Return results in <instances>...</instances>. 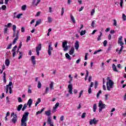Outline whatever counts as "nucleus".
<instances>
[{
  "label": "nucleus",
  "mask_w": 126,
  "mask_h": 126,
  "mask_svg": "<svg viewBox=\"0 0 126 126\" xmlns=\"http://www.w3.org/2000/svg\"><path fill=\"white\" fill-rule=\"evenodd\" d=\"M59 106H60V103H56L54 107L53 108V112L54 113L57 111V108H59Z\"/></svg>",
  "instance_id": "ddd939ff"
},
{
  "label": "nucleus",
  "mask_w": 126,
  "mask_h": 126,
  "mask_svg": "<svg viewBox=\"0 0 126 126\" xmlns=\"http://www.w3.org/2000/svg\"><path fill=\"white\" fill-rule=\"evenodd\" d=\"M47 19L49 23H51L53 21V19L51 17H48Z\"/></svg>",
  "instance_id": "c03bdc74"
},
{
  "label": "nucleus",
  "mask_w": 126,
  "mask_h": 126,
  "mask_svg": "<svg viewBox=\"0 0 126 126\" xmlns=\"http://www.w3.org/2000/svg\"><path fill=\"white\" fill-rule=\"evenodd\" d=\"M47 125H49L50 126H54L53 122H52V119L50 117H49L47 120Z\"/></svg>",
  "instance_id": "2eb2a0df"
},
{
  "label": "nucleus",
  "mask_w": 126,
  "mask_h": 126,
  "mask_svg": "<svg viewBox=\"0 0 126 126\" xmlns=\"http://www.w3.org/2000/svg\"><path fill=\"white\" fill-rule=\"evenodd\" d=\"M42 49V44H39L36 47L35 51L36 52L37 56H39L40 55V51H41Z\"/></svg>",
  "instance_id": "1a4fd4ad"
},
{
  "label": "nucleus",
  "mask_w": 126,
  "mask_h": 126,
  "mask_svg": "<svg viewBox=\"0 0 126 126\" xmlns=\"http://www.w3.org/2000/svg\"><path fill=\"white\" fill-rule=\"evenodd\" d=\"M63 13H64V9H63V7L62 8V11H61V16H63Z\"/></svg>",
  "instance_id": "13d9d810"
},
{
  "label": "nucleus",
  "mask_w": 126,
  "mask_h": 126,
  "mask_svg": "<svg viewBox=\"0 0 126 126\" xmlns=\"http://www.w3.org/2000/svg\"><path fill=\"white\" fill-rule=\"evenodd\" d=\"M124 3V0H120V6L123 7V4Z\"/></svg>",
  "instance_id": "680f3d73"
},
{
  "label": "nucleus",
  "mask_w": 126,
  "mask_h": 126,
  "mask_svg": "<svg viewBox=\"0 0 126 126\" xmlns=\"http://www.w3.org/2000/svg\"><path fill=\"white\" fill-rule=\"evenodd\" d=\"M50 88L51 90H54V82H50Z\"/></svg>",
  "instance_id": "2f4dec72"
},
{
  "label": "nucleus",
  "mask_w": 126,
  "mask_h": 126,
  "mask_svg": "<svg viewBox=\"0 0 126 126\" xmlns=\"http://www.w3.org/2000/svg\"><path fill=\"white\" fill-rule=\"evenodd\" d=\"M94 13H95V9H93L91 12V15H94Z\"/></svg>",
  "instance_id": "864d4df0"
},
{
  "label": "nucleus",
  "mask_w": 126,
  "mask_h": 126,
  "mask_svg": "<svg viewBox=\"0 0 126 126\" xmlns=\"http://www.w3.org/2000/svg\"><path fill=\"white\" fill-rule=\"evenodd\" d=\"M112 69L113 71H115V72H119V71L117 69V67L115 64H112Z\"/></svg>",
  "instance_id": "412c9836"
},
{
  "label": "nucleus",
  "mask_w": 126,
  "mask_h": 126,
  "mask_svg": "<svg viewBox=\"0 0 126 126\" xmlns=\"http://www.w3.org/2000/svg\"><path fill=\"white\" fill-rule=\"evenodd\" d=\"M65 56L67 60H68V61H71V57H70V56H69V54H68V53H66Z\"/></svg>",
  "instance_id": "b1692460"
},
{
  "label": "nucleus",
  "mask_w": 126,
  "mask_h": 126,
  "mask_svg": "<svg viewBox=\"0 0 126 126\" xmlns=\"http://www.w3.org/2000/svg\"><path fill=\"white\" fill-rule=\"evenodd\" d=\"M122 19L124 20V21H126V14H123V15H122Z\"/></svg>",
  "instance_id": "de8ad7c7"
},
{
  "label": "nucleus",
  "mask_w": 126,
  "mask_h": 126,
  "mask_svg": "<svg viewBox=\"0 0 126 126\" xmlns=\"http://www.w3.org/2000/svg\"><path fill=\"white\" fill-rule=\"evenodd\" d=\"M102 49H99V50H96L94 52V55H97L98 53H100L102 52Z\"/></svg>",
  "instance_id": "c9c22d12"
},
{
  "label": "nucleus",
  "mask_w": 126,
  "mask_h": 126,
  "mask_svg": "<svg viewBox=\"0 0 126 126\" xmlns=\"http://www.w3.org/2000/svg\"><path fill=\"white\" fill-rule=\"evenodd\" d=\"M88 56V53H86L85 56V61H87V56Z\"/></svg>",
  "instance_id": "338daca9"
},
{
  "label": "nucleus",
  "mask_w": 126,
  "mask_h": 126,
  "mask_svg": "<svg viewBox=\"0 0 126 126\" xmlns=\"http://www.w3.org/2000/svg\"><path fill=\"white\" fill-rule=\"evenodd\" d=\"M19 60H20V59H22V57L23 56V53L22 52H19Z\"/></svg>",
  "instance_id": "ea45409f"
},
{
  "label": "nucleus",
  "mask_w": 126,
  "mask_h": 126,
  "mask_svg": "<svg viewBox=\"0 0 126 126\" xmlns=\"http://www.w3.org/2000/svg\"><path fill=\"white\" fill-rule=\"evenodd\" d=\"M31 61L33 66H35V65H36V60H35V56H33L31 57Z\"/></svg>",
  "instance_id": "f3484780"
},
{
  "label": "nucleus",
  "mask_w": 126,
  "mask_h": 126,
  "mask_svg": "<svg viewBox=\"0 0 126 126\" xmlns=\"http://www.w3.org/2000/svg\"><path fill=\"white\" fill-rule=\"evenodd\" d=\"M45 114L47 117H50L51 116V110L45 111Z\"/></svg>",
  "instance_id": "7c9ffc66"
},
{
  "label": "nucleus",
  "mask_w": 126,
  "mask_h": 126,
  "mask_svg": "<svg viewBox=\"0 0 126 126\" xmlns=\"http://www.w3.org/2000/svg\"><path fill=\"white\" fill-rule=\"evenodd\" d=\"M88 93L89 94H91V93H92V89H91V88H89Z\"/></svg>",
  "instance_id": "bf43d9fd"
},
{
  "label": "nucleus",
  "mask_w": 126,
  "mask_h": 126,
  "mask_svg": "<svg viewBox=\"0 0 126 126\" xmlns=\"http://www.w3.org/2000/svg\"><path fill=\"white\" fill-rule=\"evenodd\" d=\"M53 47H52V42H51L48 46V54L49 56H52V52H53Z\"/></svg>",
  "instance_id": "9d476101"
},
{
  "label": "nucleus",
  "mask_w": 126,
  "mask_h": 126,
  "mask_svg": "<svg viewBox=\"0 0 126 126\" xmlns=\"http://www.w3.org/2000/svg\"><path fill=\"white\" fill-rule=\"evenodd\" d=\"M21 31L22 33H24V32H25V29L24 28V27H22L21 28Z\"/></svg>",
  "instance_id": "052dcab7"
},
{
  "label": "nucleus",
  "mask_w": 126,
  "mask_h": 126,
  "mask_svg": "<svg viewBox=\"0 0 126 126\" xmlns=\"http://www.w3.org/2000/svg\"><path fill=\"white\" fill-rule=\"evenodd\" d=\"M44 109L43 108V109H42L40 111H37V112H36V115H39V114H42V113H43V112H44Z\"/></svg>",
  "instance_id": "58836bf2"
},
{
  "label": "nucleus",
  "mask_w": 126,
  "mask_h": 126,
  "mask_svg": "<svg viewBox=\"0 0 126 126\" xmlns=\"http://www.w3.org/2000/svg\"><path fill=\"white\" fill-rule=\"evenodd\" d=\"M70 18L73 23L75 24V19H74V17L72 14L70 15Z\"/></svg>",
  "instance_id": "c756f323"
},
{
  "label": "nucleus",
  "mask_w": 126,
  "mask_h": 126,
  "mask_svg": "<svg viewBox=\"0 0 126 126\" xmlns=\"http://www.w3.org/2000/svg\"><path fill=\"white\" fill-rule=\"evenodd\" d=\"M96 110H97V104H94L93 105V112L95 113L96 112Z\"/></svg>",
  "instance_id": "72a5a7b5"
},
{
  "label": "nucleus",
  "mask_w": 126,
  "mask_h": 126,
  "mask_svg": "<svg viewBox=\"0 0 126 126\" xmlns=\"http://www.w3.org/2000/svg\"><path fill=\"white\" fill-rule=\"evenodd\" d=\"M6 100L7 104H9L10 101L9 100V97H8V96H7L6 97Z\"/></svg>",
  "instance_id": "3c124183"
},
{
  "label": "nucleus",
  "mask_w": 126,
  "mask_h": 126,
  "mask_svg": "<svg viewBox=\"0 0 126 126\" xmlns=\"http://www.w3.org/2000/svg\"><path fill=\"white\" fill-rule=\"evenodd\" d=\"M72 81V79H70V80L68 81L69 84L68 86V89L69 94H72V84H71Z\"/></svg>",
  "instance_id": "0eeeda50"
},
{
  "label": "nucleus",
  "mask_w": 126,
  "mask_h": 126,
  "mask_svg": "<svg viewBox=\"0 0 126 126\" xmlns=\"http://www.w3.org/2000/svg\"><path fill=\"white\" fill-rule=\"evenodd\" d=\"M27 8V6L26 5H24L22 6V10H26V8Z\"/></svg>",
  "instance_id": "49530a36"
},
{
  "label": "nucleus",
  "mask_w": 126,
  "mask_h": 126,
  "mask_svg": "<svg viewBox=\"0 0 126 126\" xmlns=\"http://www.w3.org/2000/svg\"><path fill=\"white\" fill-rule=\"evenodd\" d=\"M37 88L38 89H40V88H42V84L41 83L40 81H38L37 83Z\"/></svg>",
  "instance_id": "f704fd0d"
},
{
  "label": "nucleus",
  "mask_w": 126,
  "mask_h": 126,
  "mask_svg": "<svg viewBox=\"0 0 126 126\" xmlns=\"http://www.w3.org/2000/svg\"><path fill=\"white\" fill-rule=\"evenodd\" d=\"M86 117V113H83L81 116L82 119H84Z\"/></svg>",
  "instance_id": "603ef678"
},
{
  "label": "nucleus",
  "mask_w": 126,
  "mask_h": 126,
  "mask_svg": "<svg viewBox=\"0 0 126 126\" xmlns=\"http://www.w3.org/2000/svg\"><path fill=\"white\" fill-rule=\"evenodd\" d=\"M50 91V89L48 87H46L45 89V92L42 94V95H45L46 94H48V93Z\"/></svg>",
  "instance_id": "393cba45"
},
{
  "label": "nucleus",
  "mask_w": 126,
  "mask_h": 126,
  "mask_svg": "<svg viewBox=\"0 0 126 126\" xmlns=\"http://www.w3.org/2000/svg\"><path fill=\"white\" fill-rule=\"evenodd\" d=\"M99 34H100L98 35L97 38V41H101V40H102V38H101V37H102V35L103 33H102V32H100Z\"/></svg>",
  "instance_id": "a878e982"
},
{
  "label": "nucleus",
  "mask_w": 126,
  "mask_h": 126,
  "mask_svg": "<svg viewBox=\"0 0 126 126\" xmlns=\"http://www.w3.org/2000/svg\"><path fill=\"white\" fill-rule=\"evenodd\" d=\"M98 122V120H96V118H94L93 120H91L90 121V125L92 126V125H96Z\"/></svg>",
  "instance_id": "f8f14e48"
},
{
  "label": "nucleus",
  "mask_w": 126,
  "mask_h": 126,
  "mask_svg": "<svg viewBox=\"0 0 126 126\" xmlns=\"http://www.w3.org/2000/svg\"><path fill=\"white\" fill-rule=\"evenodd\" d=\"M28 116H29V112H25L23 115L21 120V126H27V121H28Z\"/></svg>",
  "instance_id": "f257e3e1"
},
{
  "label": "nucleus",
  "mask_w": 126,
  "mask_h": 126,
  "mask_svg": "<svg viewBox=\"0 0 126 126\" xmlns=\"http://www.w3.org/2000/svg\"><path fill=\"white\" fill-rule=\"evenodd\" d=\"M41 103V98H38L36 102L35 103V107H37L38 106V104H40Z\"/></svg>",
  "instance_id": "c85d7f7f"
},
{
  "label": "nucleus",
  "mask_w": 126,
  "mask_h": 126,
  "mask_svg": "<svg viewBox=\"0 0 126 126\" xmlns=\"http://www.w3.org/2000/svg\"><path fill=\"white\" fill-rule=\"evenodd\" d=\"M11 117H13L12 119V122L13 124H16V122H17V115L15 114L14 112H13L11 114Z\"/></svg>",
  "instance_id": "423d86ee"
},
{
  "label": "nucleus",
  "mask_w": 126,
  "mask_h": 126,
  "mask_svg": "<svg viewBox=\"0 0 126 126\" xmlns=\"http://www.w3.org/2000/svg\"><path fill=\"white\" fill-rule=\"evenodd\" d=\"M3 74H4V75L3 76V82H4V83H6V79L5 78V72H4Z\"/></svg>",
  "instance_id": "79ce46f5"
},
{
  "label": "nucleus",
  "mask_w": 126,
  "mask_h": 126,
  "mask_svg": "<svg viewBox=\"0 0 126 126\" xmlns=\"http://www.w3.org/2000/svg\"><path fill=\"white\" fill-rule=\"evenodd\" d=\"M4 34H7V32H8V29H7V28H5L4 29Z\"/></svg>",
  "instance_id": "a18cd8bd"
},
{
  "label": "nucleus",
  "mask_w": 126,
  "mask_h": 126,
  "mask_svg": "<svg viewBox=\"0 0 126 126\" xmlns=\"http://www.w3.org/2000/svg\"><path fill=\"white\" fill-rule=\"evenodd\" d=\"M94 88L96 89L97 88V86H98V82L95 81L94 83Z\"/></svg>",
  "instance_id": "e2e57ef3"
},
{
  "label": "nucleus",
  "mask_w": 126,
  "mask_h": 126,
  "mask_svg": "<svg viewBox=\"0 0 126 126\" xmlns=\"http://www.w3.org/2000/svg\"><path fill=\"white\" fill-rule=\"evenodd\" d=\"M11 85H12V82H9L8 85H7L6 86V87L4 89V91H5V92L6 93V94H7L8 93V90H9V93L10 94H11V92H12Z\"/></svg>",
  "instance_id": "20e7f679"
},
{
  "label": "nucleus",
  "mask_w": 126,
  "mask_h": 126,
  "mask_svg": "<svg viewBox=\"0 0 126 126\" xmlns=\"http://www.w3.org/2000/svg\"><path fill=\"white\" fill-rule=\"evenodd\" d=\"M107 44H108V41H107V40H104L103 41V46H104V47H106L107 46Z\"/></svg>",
  "instance_id": "4d7b16f0"
},
{
  "label": "nucleus",
  "mask_w": 126,
  "mask_h": 126,
  "mask_svg": "<svg viewBox=\"0 0 126 126\" xmlns=\"http://www.w3.org/2000/svg\"><path fill=\"white\" fill-rule=\"evenodd\" d=\"M96 22V21L94 20L92 21V24H91V26L93 27V28H94L95 27V23Z\"/></svg>",
  "instance_id": "37998d69"
},
{
  "label": "nucleus",
  "mask_w": 126,
  "mask_h": 126,
  "mask_svg": "<svg viewBox=\"0 0 126 126\" xmlns=\"http://www.w3.org/2000/svg\"><path fill=\"white\" fill-rule=\"evenodd\" d=\"M41 22H42V21L41 20V19H39L38 21H37L36 22L35 27H37V26H38V25H39V24H41Z\"/></svg>",
  "instance_id": "473e14b6"
},
{
  "label": "nucleus",
  "mask_w": 126,
  "mask_h": 126,
  "mask_svg": "<svg viewBox=\"0 0 126 126\" xmlns=\"http://www.w3.org/2000/svg\"><path fill=\"white\" fill-rule=\"evenodd\" d=\"M74 47L76 50L78 51V49L79 48V41L78 40L76 41Z\"/></svg>",
  "instance_id": "a211bd4d"
},
{
  "label": "nucleus",
  "mask_w": 126,
  "mask_h": 126,
  "mask_svg": "<svg viewBox=\"0 0 126 126\" xmlns=\"http://www.w3.org/2000/svg\"><path fill=\"white\" fill-rule=\"evenodd\" d=\"M19 32H20L19 30L17 31V34H16V37H19Z\"/></svg>",
  "instance_id": "774afa93"
},
{
  "label": "nucleus",
  "mask_w": 126,
  "mask_h": 126,
  "mask_svg": "<svg viewBox=\"0 0 126 126\" xmlns=\"http://www.w3.org/2000/svg\"><path fill=\"white\" fill-rule=\"evenodd\" d=\"M21 47H22V41L20 42L19 48L18 49V51H17V54L18 53L20 49H21Z\"/></svg>",
  "instance_id": "a19ab883"
},
{
  "label": "nucleus",
  "mask_w": 126,
  "mask_h": 126,
  "mask_svg": "<svg viewBox=\"0 0 126 126\" xmlns=\"http://www.w3.org/2000/svg\"><path fill=\"white\" fill-rule=\"evenodd\" d=\"M17 48V46L15 45L13 48L12 49L11 52L12 53L13 58L15 57V55H16V49Z\"/></svg>",
  "instance_id": "9b49d317"
},
{
  "label": "nucleus",
  "mask_w": 126,
  "mask_h": 126,
  "mask_svg": "<svg viewBox=\"0 0 126 126\" xmlns=\"http://www.w3.org/2000/svg\"><path fill=\"white\" fill-rule=\"evenodd\" d=\"M33 103V100L32 99L30 98L29 99L27 105H28L29 108H31V106L32 105V104Z\"/></svg>",
  "instance_id": "6ab92c4d"
},
{
  "label": "nucleus",
  "mask_w": 126,
  "mask_h": 126,
  "mask_svg": "<svg viewBox=\"0 0 126 126\" xmlns=\"http://www.w3.org/2000/svg\"><path fill=\"white\" fill-rule=\"evenodd\" d=\"M18 37L16 36V37L14 38V39L13 41V45H15V44L16 43V41H17V40H18Z\"/></svg>",
  "instance_id": "4c0bfd02"
},
{
  "label": "nucleus",
  "mask_w": 126,
  "mask_h": 126,
  "mask_svg": "<svg viewBox=\"0 0 126 126\" xmlns=\"http://www.w3.org/2000/svg\"><path fill=\"white\" fill-rule=\"evenodd\" d=\"M11 47H12V44L11 43L7 47V50H9V49H11Z\"/></svg>",
  "instance_id": "6e6d98bb"
},
{
  "label": "nucleus",
  "mask_w": 126,
  "mask_h": 126,
  "mask_svg": "<svg viewBox=\"0 0 126 126\" xmlns=\"http://www.w3.org/2000/svg\"><path fill=\"white\" fill-rule=\"evenodd\" d=\"M10 64V62L8 59H6L5 61V64L6 66H8L9 64Z\"/></svg>",
  "instance_id": "bb28decb"
},
{
  "label": "nucleus",
  "mask_w": 126,
  "mask_h": 126,
  "mask_svg": "<svg viewBox=\"0 0 126 126\" xmlns=\"http://www.w3.org/2000/svg\"><path fill=\"white\" fill-rule=\"evenodd\" d=\"M41 1V0H33L32 1V4L35 5V6H37L39 3H40V2Z\"/></svg>",
  "instance_id": "dca6fc26"
},
{
  "label": "nucleus",
  "mask_w": 126,
  "mask_h": 126,
  "mask_svg": "<svg viewBox=\"0 0 126 126\" xmlns=\"http://www.w3.org/2000/svg\"><path fill=\"white\" fill-rule=\"evenodd\" d=\"M102 93V92L101 91H99L97 94H96V97L99 98L100 97V94Z\"/></svg>",
  "instance_id": "09e8293b"
},
{
  "label": "nucleus",
  "mask_w": 126,
  "mask_h": 126,
  "mask_svg": "<svg viewBox=\"0 0 126 126\" xmlns=\"http://www.w3.org/2000/svg\"><path fill=\"white\" fill-rule=\"evenodd\" d=\"M122 39L123 36H120L118 39V43L120 44L121 47L120 50H119V48H117L116 50V52H117L119 55H122V51L124 49V42L122 41Z\"/></svg>",
  "instance_id": "7ed1b4c3"
},
{
  "label": "nucleus",
  "mask_w": 126,
  "mask_h": 126,
  "mask_svg": "<svg viewBox=\"0 0 126 126\" xmlns=\"http://www.w3.org/2000/svg\"><path fill=\"white\" fill-rule=\"evenodd\" d=\"M98 107H99V112H102L103 109H105L106 108V105L104 103H103L102 101L100 100L98 102Z\"/></svg>",
  "instance_id": "39448f33"
},
{
  "label": "nucleus",
  "mask_w": 126,
  "mask_h": 126,
  "mask_svg": "<svg viewBox=\"0 0 126 126\" xmlns=\"http://www.w3.org/2000/svg\"><path fill=\"white\" fill-rule=\"evenodd\" d=\"M62 47L63 49V50L64 52H66V51L68 50V46H67V41H66V40H65L63 42Z\"/></svg>",
  "instance_id": "6e6552de"
},
{
  "label": "nucleus",
  "mask_w": 126,
  "mask_h": 126,
  "mask_svg": "<svg viewBox=\"0 0 126 126\" xmlns=\"http://www.w3.org/2000/svg\"><path fill=\"white\" fill-rule=\"evenodd\" d=\"M13 37H15V34H16V26H15V25H13Z\"/></svg>",
  "instance_id": "aec40b11"
},
{
  "label": "nucleus",
  "mask_w": 126,
  "mask_h": 126,
  "mask_svg": "<svg viewBox=\"0 0 126 126\" xmlns=\"http://www.w3.org/2000/svg\"><path fill=\"white\" fill-rule=\"evenodd\" d=\"M16 14H17L16 12L14 13V16H13L14 19H15V18H18V19H19V18H20V17H21V16H22V14H19L17 15V16H16Z\"/></svg>",
  "instance_id": "4468645a"
},
{
  "label": "nucleus",
  "mask_w": 126,
  "mask_h": 126,
  "mask_svg": "<svg viewBox=\"0 0 126 126\" xmlns=\"http://www.w3.org/2000/svg\"><path fill=\"white\" fill-rule=\"evenodd\" d=\"M108 96H109L108 94H106L105 95V101H107V100H108Z\"/></svg>",
  "instance_id": "0e129e2a"
},
{
  "label": "nucleus",
  "mask_w": 126,
  "mask_h": 126,
  "mask_svg": "<svg viewBox=\"0 0 126 126\" xmlns=\"http://www.w3.org/2000/svg\"><path fill=\"white\" fill-rule=\"evenodd\" d=\"M12 25V24L9 23H8L7 25H5L4 26V27H6L7 28H10V27H11Z\"/></svg>",
  "instance_id": "e433bc0d"
},
{
  "label": "nucleus",
  "mask_w": 126,
  "mask_h": 126,
  "mask_svg": "<svg viewBox=\"0 0 126 126\" xmlns=\"http://www.w3.org/2000/svg\"><path fill=\"white\" fill-rule=\"evenodd\" d=\"M113 21H114V23H113L114 26H117V21L115 19H114Z\"/></svg>",
  "instance_id": "69168bd1"
},
{
  "label": "nucleus",
  "mask_w": 126,
  "mask_h": 126,
  "mask_svg": "<svg viewBox=\"0 0 126 126\" xmlns=\"http://www.w3.org/2000/svg\"><path fill=\"white\" fill-rule=\"evenodd\" d=\"M114 84H115V83L110 79V77H107L106 87L108 91H111V89H113V88H114Z\"/></svg>",
  "instance_id": "f03ea898"
},
{
  "label": "nucleus",
  "mask_w": 126,
  "mask_h": 126,
  "mask_svg": "<svg viewBox=\"0 0 126 126\" xmlns=\"http://www.w3.org/2000/svg\"><path fill=\"white\" fill-rule=\"evenodd\" d=\"M22 107H23V105L22 104L19 105L17 108V110L19 112L21 111V109H22Z\"/></svg>",
  "instance_id": "cd10ccee"
},
{
  "label": "nucleus",
  "mask_w": 126,
  "mask_h": 126,
  "mask_svg": "<svg viewBox=\"0 0 126 126\" xmlns=\"http://www.w3.org/2000/svg\"><path fill=\"white\" fill-rule=\"evenodd\" d=\"M79 32L80 33V35L81 36H83V35H85L86 34V30H82L81 32L80 31H79Z\"/></svg>",
  "instance_id": "5701e85b"
},
{
  "label": "nucleus",
  "mask_w": 126,
  "mask_h": 126,
  "mask_svg": "<svg viewBox=\"0 0 126 126\" xmlns=\"http://www.w3.org/2000/svg\"><path fill=\"white\" fill-rule=\"evenodd\" d=\"M27 108V104H25L23 106V107L22 109V111H24V110H25V109H26Z\"/></svg>",
  "instance_id": "8fccbe9b"
},
{
  "label": "nucleus",
  "mask_w": 126,
  "mask_h": 126,
  "mask_svg": "<svg viewBox=\"0 0 126 126\" xmlns=\"http://www.w3.org/2000/svg\"><path fill=\"white\" fill-rule=\"evenodd\" d=\"M82 94H83V91L82 90L79 94L78 98H80L82 96Z\"/></svg>",
  "instance_id": "5fc2aeb1"
},
{
  "label": "nucleus",
  "mask_w": 126,
  "mask_h": 126,
  "mask_svg": "<svg viewBox=\"0 0 126 126\" xmlns=\"http://www.w3.org/2000/svg\"><path fill=\"white\" fill-rule=\"evenodd\" d=\"M69 54L71 56L73 55V54H74V47L71 48V49L69 52Z\"/></svg>",
  "instance_id": "4be33fe9"
}]
</instances>
